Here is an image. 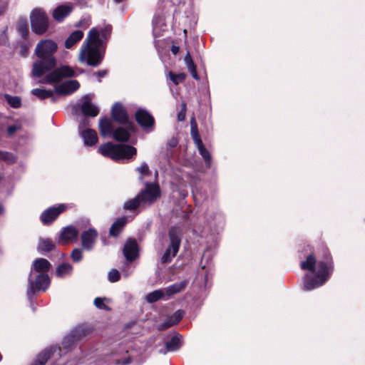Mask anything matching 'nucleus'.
Listing matches in <instances>:
<instances>
[{
	"mask_svg": "<svg viewBox=\"0 0 365 365\" xmlns=\"http://www.w3.org/2000/svg\"><path fill=\"white\" fill-rule=\"evenodd\" d=\"M58 45L51 39L39 41L35 48L34 53L38 60L34 62L31 73L34 77L39 78L46 74L43 83L52 84L61 81L64 78L74 76V70L68 66H62L55 68L57 59L54 54L57 51Z\"/></svg>",
	"mask_w": 365,
	"mask_h": 365,
	"instance_id": "nucleus-1",
	"label": "nucleus"
},
{
	"mask_svg": "<svg viewBox=\"0 0 365 365\" xmlns=\"http://www.w3.org/2000/svg\"><path fill=\"white\" fill-rule=\"evenodd\" d=\"M111 26L103 28H92L83 44L78 60L91 66H98L104 56L105 47L110 37Z\"/></svg>",
	"mask_w": 365,
	"mask_h": 365,
	"instance_id": "nucleus-2",
	"label": "nucleus"
},
{
	"mask_svg": "<svg viewBox=\"0 0 365 365\" xmlns=\"http://www.w3.org/2000/svg\"><path fill=\"white\" fill-rule=\"evenodd\" d=\"M98 151L102 155L115 161L133 158L137 153L136 148L131 145L112 143L100 145Z\"/></svg>",
	"mask_w": 365,
	"mask_h": 365,
	"instance_id": "nucleus-3",
	"label": "nucleus"
},
{
	"mask_svg": "<svg viewBox=\"0 0 365 365\" xmlns=\"http://www.w3.org/2000/svg\"><path fill=\"white\" fill-rule=\"evenodd\" d=\"M333 270L331 260L319 262L315 276L312 277L309 274L304 277V289L310 291L323 285L329 278Z\"/></svg>",
	"mask_w": 365,
	"mask_h": 365,
	"instance_id": "nucleus-4",
	"label": "nucleus"
},
{
	"mask_svg": "<svg viewBox=\"0 0 365 365\" xmlns=\"http://www.w3.org/2000/svg\"><path fill=\"white\" fill-rule=\"evenodd\" d=\"M181 230L180 227H173L169 231L170 245L160 258L161 263L166 264L172 261L173 258L179 251L181 242Z\"/></svg>",
	"mask_w": 365,
	"mask_h": 365,
	"instance_id": "nucleus-5",
	"label": "nucleus"
},
{
	"mask_svg": "<svg viewBox=\"0 0 365 365\" xmlns=\"http://www.w3.org/2000/svg\"><path fill=\"white\" fill-rule=\"evenodd\" d=\"M30 20L31 29L35 34L42 35L48 30V18L41 9H34L31 13Z\"/></svg>",
	"mask_w": 365,
	"mask_h": 365,
	"instance_id": "nucleus-6",
	"label": "nucleus"
},
{
	"mask_svg": "<svg viewBox=\"0 0 365 365\" xmlns=\"http://www.w3.org/2000/svg\"><path fill=\"white\" fill-rule=\"evenodd\" d=\"M51 263L46 259L38 258L33 262V267L29 278L27 296L29 299L34 294L33 276L38 273H46L51 268Z\"/></svg>",
	"mask_w": 365,
	"mask_h": 365,
	"instance_id": "nucleus-7",
	"label": "nucleus"
},
{
	"mask_svg": "<svg viewBox=\"0 0 365 365\" xmlns=\"http://www.w3.org/2000/svg\"><path fill=\"white\" fill-rule=\"evenodd\" d=\"M138 196L143 204H152L160 196V187L155 183H146L145 190Z\"/></svg>",
	"mask_w": 365,
	"mask_h": 365,
	"instance_id": "nucleus-8",
	"label": "nucleus"
},
{
	"mask_svg": "<svg viewBox=\"0 0 365 365\" xmlns=\"http://www.w3.org/2000/svg\"><path fill=\"white\" fill-rule=\"evenodd\" d=\"M92 96L86 95L82 98L81 105L77 104L73 107V113H76L77 109L81 107L82 113L87 116L96 117L99 113L98 107L91 103Z\"/></svg>",
	"mask_w": 365,
	"mask_h": 365,
	"instance_id": "nucleus-9",
	"label": "nucleus"
},
{
	"mask_svg": "<svg viewBox=\"0 0 365 365\" xmlns=\"http://www.w3.org/2000/svg\"><path fill=\"white\" fill-rule=\"evenodd\" d=\"M112 118L116 122L122 125H128L132 127V121L129 120L128 115L124 107L120 103H115L111 109Z\"/></svg>",
	"mask_w": 365,
	"mask_h": 365,
	"instance_id": "nucleus-10",
	"label": "nucleus"
},
{
	"mask_svg": "<svg viewBox=\"0 0 365 365\" xmlns=\"http://www.w3.org/2000/svg\"><path fill=\"white\" fill-rule=\"evenodd\" d=\"M65 210L66 205L61 204L56 207H52L44 210L40 217L42 223L46 225L53 222Z\"/></svg>",
	"mask_w": 365,
	"mask_h": 365,
	"instance_id": "nucleus-11",
	"label": "nucleus"
},
{
	"mask_svg": "<svg viewBox=\"0 0 365 365\" xmlns=\"http://www.w3.org/2000/svg\"><path fill=\"white\" fill-rule=\"evenodd\" d=\"M135 119L138 123L145 129L152 128L154 125L153 117L148 110L143 108H140L136 111Z\"/></svg>",
	"mask_w": 365,
	"mask_h": 365,
	"instance_id": "nucleus-12",
	"label": "nucleus"
},
{
	"mask_svg": "<svg viewBox=\"0 0 365 365\" xmlns=\"http://www.w3.org/2000/svg\"><path fill=\"white\" fill-rule=\"evenodd\" d=\"M123 255L126 259L132 262L138 256V246L135 240L129 239L126 241L123 247Z\"/></svg>",
	"mask_w": 365,
	"mask_h": 365,
	"instance_id": "nucleus-13",
	"label": "nucleus"
},
{
	"mask_svg": "<svg viewBox=\"0 0 365 365\" xmlns=\"http://www.w3.org/2000/svg\"><path fill=\"white\" fill-rule=\"evenodd\" d=\"M80 87V84L76 80H70L65 81L55 87V91L60 95H68L76 91Z\"/></svg>",
	"mask_w": 365,
	"mask_h": 365,
	"instance_id": "nucleus-14",
	"label": "nucleus"
},
{
	"mask_svg": "<svg viewBox=\"0 0 365 365\" xmlns=\"http://www.w3.org/2000/svg\"><path fill=\"white\" fill-rule=\"evenodd\" d=\"M134 131V123L132 122V127L128 125H123L113 131V138L120 142H126L129 140L130 133Z\"/></svg>",
	"mask_w": 365,
	"mask_h": 365,
	"instance_id": "nucleus-15",
	"label": "nucleus"
},
{
	"mask_svg": "<svg viewBox=\"0 0 365 365\" xmlns=\"http://www.w3.org/2000/svg\"><path fill=\"white\" fill-rule=\"evenodd\" d=\"M98 233L93 228H91L81 234V245L83 249L91 250L97 238Z\"/></svg>",
	"mask_w": 365,
	"mask_h": 365,
	"instance_id": "nucleus-16",
	"label": "nucleus"
},
{
	"mask_svg": "<svg viewBox=\"0 0 365 365\" xmlns=\"http://www.w3.org/2000/svg\"><path fill=\"white\" fill-rule=\"evenodd\" d=\"M35 278V280L33 279L34 282V291H45L50 284V279L47 274V273H38L36 274L33 276V278Z\"/></svg>",
	"mask_w": 365,
	"mask_h": 365,
	"instance_id": "nucleus-17",
	"label": "nucleus"
},
{
	"mask_svg": "<svg viewBox=\"0 0 365 365\" xmlns=\"http://www.w3.org/2000/svg\"><path fill=\"white\" fill-rule=\"evenodd\" d=\"M88 333L87 330H84L81 328H77L74 331H72L69 335L66 336L62 344L64 348H67L77 340H79L82 339L83 336H86Z\"/></svg>",
	"mask_w": 365,
	"mask_h": 365,
	"instance_id": "nucleus-18",
	"label": "nucleus"
},
{
	"mask_svg": "<svg viewBox=\"0 0 365 365\" xmlns=\"http://www.w3.org/2000/svg\"><path fill=\"white\" fill-rule=\"evenodd\" d=\"M183 311L178 310L173 315L166 317L163 323L158 324L160 330H165L173 325L177 324L183 317Z\"/></svg>",
	"mask_w": 365,
	"mask_h": 365,
	"instance_id": "nucleus-19",
	"label": "nucleus"
},
{
	"mask_svg": "<svg viewBox=\"0 0 365 365\" xmlns=\"http://www.w3.org/2000/svg\"><path fill=\"white\" fill-rule=\"evenodd\" d=\"M80 134L86 145L92 146L98 142V135L94 130L88 128L80 131Z\"/></svg>",
	"mask_w": 365,
	"mask_h": 365,
	"instance_id": "nucleus-20",
	"label": "nucleus"
},
{
	"mask_svg": "<svg viewBox=\"0 0 365 365\" xmlns=\"http://www.w3.org/2000/svg\"><path fill=\"white\" fill-rule=\"evenodd\" d=\"M72 11V7L67 5L58 6L53 11V17L58 21H61Z\"/></svg>",
	"mask_w": 365,
	"mask_h": 365,
	"instance_id": "nucleus-21",
	"label": "nucleus"
},
{
	"mask_svg": "<svg viewBox=\"0 0 365 365\" xmlns=\"http://www.w3.org/2000/svg\"><path fill=\"white\" fill-rule=\"evenodd\" d=\"M98 128L102 136L106 137L110 135L113 129L111 120L108 118L100 119Z\"/></svg>",
	"mask_w": 365,
	"mask_h": 365,
	"instance_id": "nucleus-22",
	"label": "nucleus"
},
{
	"mask_svg": "<svg viewBox=\"0 0 365 365\" xmlns=\"http://www.w3.org/2000/svg\"><path fill=\"white\" fill-rule=\"evenodd\" d=\"M78 231L73 226H67L63 228L61 233V239L68 241L76 240L78 237Z\"/></svg>",
	"mask_w": 365,
	"mask_h": 365,
	"instance_id": "nucleus-23",
	"label": "nucleus"
},
{
	"mask_svg": "<svg viewBox=\"0 0 365 365\" xmlns=\"http://www.w3.org/2000/svg\"><path fill=\"white\" fill-rule=\"evenodd\" d=\"M83 37V32L80 30L75 31L65 41V47L66 48H72L77 42Z\"/></svg>",
	"mask_w": 365,
	"mask_h": 365,
	"instance_id": "nucleus-24",
	"label": "nucleus"
},
{
	"mask_svg": "<svg viewBox=\"0 0 365 365\" xmlns=\"http://www.w3.org/2000/svg\"><path fill=\"white\" fill-rule=\"evenodd\" d=\"M127 222L126 217H121L115 220L110 228V235L116 237L121 232Z\"/></svg>",
	"mask_w": 365,
	"mask_h": 365,
	"instance_id": "nucleus-25",
	"label": "nucleus"
},
{
	"mask_svg": "<svg viewBox=\"0 0 365 365\" xmlns=\"http://www.w3.org/2000/svg\"><path fill=\"white\" fill-rule=\"evenodd\" d=\"M180 347V341L178 336H173L171 339L165 344L166 350H160L159 352L165 354L167 351H174Z\"/></svg>",
	"mask_w": 365,
	"mask_h": 365,
	"instance_id": "nucleus-26",
	"label": "nucleus"
},
{
	"mask_svg": "<svg viewBox=\"0 0 365 365\" xmlns=\"http://www.w3.org/2000/svg\"><path fill=\"white\" fill-rule=\"evenodd\" d=\"M55 244L49 239H41L39 241L38 250L41 254L50 252L55 249Z\"/></svg>",
	"mask_w": 365,
	"mask_h": 365,
	"instance_id": "nucleus-27",
	"label": "nucleus"
},
{
	"mask_svg": "<svg viewBox=\"0 0 365 365\" xmlns=\"http://www.w3.org/2000/svg\"><path fill=\"white\" fill-rule=\"evenodd\" d=\"M53 354V349H47L39 354L37 359L31 365H44Z\"/></svg>",
	"mask_w": 365,
	"mask_h": 365,
	"instance_id": "nucleus-28",
	"label": "nucleus"
},
{
	"mask_svg": "<svg viewBox=\"0 0 365 365\" xmlns=\"http://www.w3.org/2000/svg\"><path fill=\"white\" fill-rule=\"evenodd\" d=\"M31 93L38 98L41 100H44L48 98H51L52 101L54 102L55 98L53 97V91L51 90H45L40 88H35L31 91Z\"/></svg>",
	"mask_w": 365,
	"mask_h": 365,
	"instance_id": "nucleus-29",
	"label": "nucleus"
},
{
	"mask_svg": "<svg viewBox=\"0 0 365 365\" xmlns=\"http://www.w3.org/2000/svg\"><path fill=\"white\" fill-rule=\"evenodd\" d=\"M187 280L185 279L180 282L175 283L166 288V294L168 296L181 292L187 284Z\"/></svg>",
	"mask_w": 365,
	"mask_h": 365,
	"instance_id": "nucleus-30",
	"label": "nucleus"
},
{
	"mask_svg": "<svg viewBox=\"0 0 365 365\" xmlns=\"http://www.w3.org/2000/svg\"><path fill=\"white\" fill-rule=\"evenodd\" d=\"M317 260L314 255H309L305 261L301 262V268L302 269L309 270L312 272L315 271Z\"/></svg>",
	"mask_w": 365,
	"mask_h": 365,
	"instance_id": "nucleus-31",
	"label": "nucleus"
},
{
	"mask_svg": "<svg viewBox=\"0 0 365 365\" xmlns=\"http://www.w3.org/2000/svg\"><path fill=\"white\" fill-rule=\"evenodd\" d=\"M73 267L68 263H63L56 268V275L60 277H63L66 275L70 274L72 272Z\"/></svg>",
	"mask_w": 365,
	"mask_h": 365,
	"instance_id": "nucleus-32",
	"label": "nucleus"
},
{
	"mask_svg": "<svg viewBox=\"0 0 365 365\" xmlns=\"http://www.w3.org/2000/svg\"><path fill=\"white\" fill-rule=\"evenodd\" d=\"M143 202L141 201L138 195L133 199L129 200L124 204V209L132 211L137 209L140 205H143Z\"/></svg>",
	"mask_w": 365,
	"mask_h": 365,
	"instance_id": "nucleus-33",
	"label": "nucleus"
},
{
	"mask_svg": "<svg viewBox=\"0 0 365 365\" xmlns=\"http://www.w3.org/2000/svg\"><path fill=\"white\" fill-rule=\"evenodd\" d=\"M165 292L163 290H155L146 296V300L149 303H153L163 298Z\"/></svg>",
	"mask_w": 365,
	"mask_h": 365,
	"instance_id": "nucleus-34",
	"label": "nucleus"
},
{
	"mask_svg": "<svg viewBox=\"0 0 365 365\" xmlns=\"http://www.w3.org/2000/svg\"><path fill=\"white\" fill-rule=\"evenodd\" d=\"M4 99L12 108H18L21 105V100L18 96H11L9 94H5Z\"/></svg>",
	"mask_w": 365,
	"mask_h": 365,
	"instance_id": "nucleus-35",
	"label": "nucleus"
},
{
	"mask_svg": "<svg viewBox=\"0 0 365 365\" xmlns=\"http://www.w3.org/2000/svg\"><path fill=\"white\" fill-rule=\"evenodd\" d=\"M197 148L198 149L200 154L203 158V159L205 161L207 166H210V161H211V156H210L209 151L205 148V147L204 146L203 144Z\"/></svg>",
	"mask_w": 365,
	"mask_h": 365,
	"instance_id": "nucleus-36",
	"label": "nucleus"
},
{
	"mask_svg": "<svg viewBox=\"0 0 365 365\" xmlns=\"http://www.w3.org/2000/svg\"><path fill=\"white\" fill-rule=\"evenodd\" d=\"M107 301L106 298L103 297H96L94 299L93 304L94 305L100 309L108 310L109 309L108 307L106 304L105 302Z\"/></svg>",
	"mask_w": 365,
	"mask_h": 365,
	"instance_id": "nucleus-37",
	"label": "nucleus"
},
{
	"mask_svg": "<svg viewBox=\"0 0 365 365\" xmlns=\"http://www.w3.org/2000/svg\"><path fill=\"white\" fill-rule=\"evenodd\" d=\"M0 159L4 160L6 163L11 164L16 162V157L10 153L1 152L0 151Z\"/></svg>",
	"mask_w": 365,
	"mask_h": 365,
	"instance_id": "nucleus-38",
	"label": "nucleus"
},
{
	"mask_svg": "<svg viewBox=\"0 0 365 365\" xmlns=\"http://www.w3.org/2000/svg\"><path fill=\"white\" fill-rule=\"evenodd\" d=\"M190 133H191V136L193 139V141L197 147L203 144L200 139V136L198 133L197 128H195V127L192 128V129H191V130H190Z\"/></svg>",
	"mask_w": 365,
	"mask_h": 365,
	"instance_id": "nucleus-39",
	"label": "nucleus"
},
{
	"mask_svg": "<svg viewBox=\"0 0 365 365\" xmlns=\"http://www.w3.org/2000/svg\"><path fill=\"white\" fill-rule=\"evenodd\" d=\"M108 279L110 282H116L120 279V272L116 269H111L108 274Z\"/></svg>",
	"mask_w": 365,
	"mask_h": 365,
	"instance_id": "nucleus-40",
	"label": "nucleus"
},
{
	"mask_svg": "<svg viewBox=\"0 0 365 365\" xmlns=\"http://www.w3.org/2000/svg\"><path fill=\"white\" fill-rule=\"evenodd\" d=\"M169 76L170 80L176 85L178 84L180 82L184 81L185 78V75L184 73H179L176 75L172 72H170Z\"/></svg>",
	"mask_w": 365,
	"mask_h": 365,
	"instance_id": "nucleus-41",
	"label": "nucleus"
},
{
	"mask_svg": "<svg viewBox=\"0 0 365 365\" xmlns=\"http://www.w3.org/2000/svg\"><path fill=\"white\" fill-rule=\"evenodd\" d=\"M187 68L188 71H190L192 76L196 79L198 80L199 77L197 73L196 66L192 61H190L187 64Z\"/></svg>",
	"mask_w": 365,
	"mask_h": 365,
	"instance_id": "nucleus-42",
	"label": "nucleus"
},
{
	"mask_svg": "<svg viewBox=\"0 0 365 365\" xmlns=\"http://www.w3.org/2000/svg\"><path fill=\"white\" fill-rule=\"evenodd\" d=\"M71 256L73 262H78L83 258L82 250L78 248L74 249L72 251Z\"/></svg>",
	"mask_w": 365,
	"mask_h": 365,
	"instance_id": "nucleus-43",
	"label": "nucleus"
},
{
	"mask_svg": "<svg viewBox=\"0 0 365 365\" xmlns=\"http://www.w3.org/2000/svg\"><path fill=\"white\" fill-rule=\"evenodd\" d=\"M136 170L141 175L142 177L150 173L149 168L147 163H143L140 166L138 167Z\"/></svg>",
	"mask_w": 365,
	"mask_h": 365,
	"instance_id": "nucleus-44",
	"label": "nucleus"
},
{
	"mask_svg": "<svg viewBox=\"0 0 365 365\" xmlns=\"http://www.w3.org/2000/svg\"><path fill=\"white\" fill-rule=\"evenodd\" d=\"M186 113V103L185 102L182 103V109L178 115V120L182 121L185 120Z\"/></svg>",
	"mask_w": 365,
	"mask_h": 365,
	"instance_id": "nucleus-45",
	"label": "nucleus"
},
{
	"mask_svg": "<svg viewBox=\"0 0 365 365\" xmlns=\"http://www.w3.org/2000/svg\"><path fill=\"white\" fill-rule=\"evenodd\" d=\"M18 29L23 37H26L27 36L28 29L26 24H20Z\"/></svg>",
	"mask_w": 365,
	"mask_h": 365,
	"instance_id": "nucleus-46",
	"label": "nucleus"
},
{
	"mask_svg": "<svg viewBox=\"0 0 365 365\" xmlns=\"http://www.w3.org/2000/svg\"><path fill=\"white\" fill-rule=\"evenodd\" d=\"M18 128L19 127L16 125L9 126L7 128V133L9 135H13L18 130Z\"/></svg>",
	"mask_w": 365,
	"mask_h": 365,
	"instance_id": "nucleus-47",
	"label": "nucleus"
},
{
	"mask_svg": "<svg viewBox=\"0 0 365 365\" xmlns=\"http://www.w3.org/2000/svg\"><path fill=\"white\" fill-rule=\"evenodd\" d=\"M107 73V71H98L96 73V75L101 78V77H104Z\"/></svg>",
	"mask_w": 365,
	"mask_h": 365,
	"instance_id": "nucleus-48",
	"label": "nucleus"
},
{
	"mask_svg": "<svg viewBox=\"0 0 365 365\" xmlns=\"http://www.w3.org/2000/svg\"><path fill=\"white\" fill-rule=\"evenodd\" d=\"M177 144H178V141H177V140H176V139H175V138H173V139L170 141V143H169V145H170V147H175V146L177 145Z\"/></svg>",
	"mask_w": 365,
	"mask_h": 365,
	"instance_id": "nucleus-49",
	"label": "nucleus"
},
{
	"mask_svg": "<svg viewBox=\"0 0 365 365\" xmlns=\"http://www.w3.org/2000/svg\"><path fill=\"white\" fill-rule=\"evenodd\" d=\"M190 125H191V129H192V128H194V126L195 128H197V125L196 121L194 118H192L190 120Z\"/></svg>",
	"mask_w": 365,
	"mask_h": 365,
	"instance_id": "nucleus-50",
	"label": "nucleus"
},
{
	"mask_svg": "<svg viewBox=\"0 0 365 365\" xmlns=\"http://www.w3.org/2000/svg\"><path fill=\"white\" fill-rule=\"evenodd\" d=\"M190 61H192V58L189 53H187V55L185 57V62L187 64Z\"/></svg>",
	"mask_w": 365,
	"mask_h": 365,
	"instance_id": "nucleus-51",
	"label": "nucleus"
},
{
	"mask_svg": "<svg viewBox=\"0 0 365 365\" xmlns=\"http://www.w3.org/2000/svg\"><path fill=\"white\" fill-rule=\"evenodd\" d=\"M178 50H179L178 47L173 46V48H172V52L174 54H176L178 52Z\"/></svg>",
	"mask_w": 365,
	"mask_h": 365,
	"instance_id": "nucleus-52",
	"label": "nucleus"
},
{
	"mask_svg": "<svg viewBox=\"0 0 365 365\" xmlns=\"http://www.w3.org/2000/svg\"><path fill=\"white\" fill-rule=\"evenodd\" d=\"M86 124V120H83V123L79 125V130H81L82 127Z\"/></svg>",
	"mask_w": 365,
	"mask_h": 365,
	"instance_id": "nucleus-53",
	"label": "nucleus"
},
{
	"mask_svg": "<svg viewBox=\"0 0 365 365\" xmlns=\"http://www.w3.org/2000/svg\"><path fill=\"white\" fill-rule=\"evenodd\" d=\"M4 211V207L0 205V215L3 214Z\"/></svg>",
	"mask_w": 365,
	"mask_h": 365,
	"instance_id": "nucleus-54",
	"label": "nucleus"
},
{
	"mask_svg": "<svg viewBox=\"0 0 365 365\" xmlns=\"http://www.w3.org/2000/svg\"><path fill=\"white\" fill-rule=\"evenodd\" d=\"M81 22H78V23L77 24V26H81Z\"/></svg>",
	"mask_w": 365,
	"mask_h": 365,
	"instance_id": "nucleus-55",
	"label": "nucleus"
}]
</instances>
